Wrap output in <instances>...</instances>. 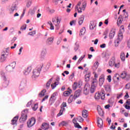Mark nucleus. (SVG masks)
<instances>
[{
  "label": "nucleus",
  "instance_id": "e433bc0d",
  "mask_svg": "<svg viewBox=\"0 0 130 130\" xmlns=\"http://www.w3.org/2000/svg\"><path fill=\"white\" fill-rule=\"evenodd\" d=\"M45 93H46V90L44 89L39 94L40 97H43L45 95Z\"/></svg>",
  "mask_w": 130,
  "mask_h": 130
},
{
  "label": "nucleus",
  "instance_id": "3c124183",
  "mask_svg": "<svg viewBox=\"0 0 130 130\" xmlns=\"http://www.w3.org/2000/svg\"><path fill=\"white\" fill-rule=\"evenodd\" d=\"M35 34H36V31L35 30L28 33V35H30V36H33L34 35H35Z\"/></svg>",
  "mask_w": 130,
  "mask_h": 130
},
{
  "label": "nucleus",
  "instance_id": "e2e57ef3",
  "mask_svg": "<svg viewBox=\"0 0 130 130\" xmlns=\"http://www.w3.org/2000/svg\"><path fill=\"white\" fill-rule=\"evenodd\" d=\"M101 48H105L106 47V44H103L102 45H100Z\"/></svg>",
  "mask_w": 130,
  "mask_h": 130
},
{
  "label": "nucleus",
  "instance_id": "13d9d810",
  "mask_svg": "<svg viewBox=\"0 0 130 130\" xmlns=\"http://www.w3.org/2000/svg\"><path fill=\"white\" fill-rule=\"evenodd\" d=\"M114 78L116 79L117 81H119V75L118 74L115 75Z\"/></svg>",
  "mask_w": 130,
  "mask_h": 130
},
{
  "label": "nucleus",
  "instance_id": "7ed1b4c3",
  "mask_svg": "<svg viewBox=\"0 0 130 130\" xmlns=\"http://www.w3.org/2000/svg\"><path fill=\"white\" fill-rule=\"evenodd\" d=\"M26 111H28L27 110H23L22 112L21 116L19 119V122L21 123H23V122H25L26 120H27V113H25Z\"/></svg>",
  "mask_w": 130,
  "mask_h": 130
},
{
  "label": "nucleus",
  "instance_id": "a18cd8bd",
  "mask_svg": "<svg viewBox=\"0 0 130 130\" xmlns=\"http://www.w3.org/2000/svg\"><path fill=\"white\" fill-rule=\"evenodd\" d=\"M68 125V123L64 121H62L61 123H60L59 124V126H66Z\"/></svg>",
  "mask_w": 130,
  "mask_h": 130
},
{
  "label": "nucleus",
  "instance_id": "69168bd1",
  "mask_svg": "<svg viewBox=\"0 0 130 130\" xmlns=\"http://www.w3.org/2000/svg\"><path fill=\"white\" fill-rule=\"evenodd\" d=\"M102 57H103V58L106 57V53L104 52L102 54Z\"/></svg>",
  "mask_w": 130,
  "mask_h": 130
},
{
  "label": "nucleus",
  "instance_id": "f704fd0d",
  "mask_svg": "<svg viewBox=\"0 0 130 130\" xmlns=\"http://www.w3.org/2000/svg\"><path fill=\"white\" fill-rule=\"evenodd\" d=\"M47 52V51L46 50V49L43 50V51H42V53H41V55L42 57H44V56H45V55H46Z\"/></svg>",
  "mask_w": 130,
  "mask_h": 130
},
{
  "label": "nucleus",
  "instance_id": "dca6fc26",
  "mask_svg": "<svg viewBox=\"0 0 130 130\" xmlns=\"http://www.w3.org/2000/svg\"><path fill=\"white\" fill-rule=\"evenodd\" d=\"M120 58L121 61H125V54L124 52H121L120 55Z\"/></svg>",
  "mask_w": 130,
  "mask_h": 130
},
{
  "label": "nucleus",
  "instance_id": "c85d7f7f",
  "mask_svg": "<svg viewBox=\"0 0 130 130\" xmlns=\"http://www.w3.org/2000/svg\"><path fill=\"white\" fill-rule=\"evenodd\" d=\"M6 58H7V57L6 56V55L5 54H3L1 55V57L0 58V61L1 62H3L6 60Z\"/></svg>",
  "mask_w": 130,
  "mask_h": 130
},
{
  "label": "nucleus",
  "instance_id": "c756f323",
  "mask_svg": "<svg viewBox=\"0 0 130 130\" xmlns=\"http://www.w3.org/2000/svg\"><path fill=\"white\" fill-rule=\"evenodd\" d=\"M79 86H80V83H78V82H74L73 85V90H76Z\"/></svg>",
  "mask_w": 130,
  "mask_h": 130
},
{
  "label": "nucleus",
  "instance_id": "9d476101",
  "mask_svg": "<svg viewBox=\"0 0 130 130\" xmlns=\"http://www.w3.org/2000/svg\"><path fill=\"white\" fill-rule=\"evenodd\" d=\"M84 20H85V16L84 15H81L79 18L78 20V23L79 25H81L83 23H84Z\"/></svg>",
  "mask_w": 130,
  "mask_h": 130
},
{
  "label": "nucleus",
  "instance_id": "6e6552de",
  "mask_svg": "<svg viewBox=\"0 0 130 130\" xmlns=\"http://www.w3.org/2000/svg\"><path fill=\"white\" fill-rule=\"evenodd\" d=\"M57 95V93L54 92L51 95L50 99V102H51V104H52V103H54V101H55V99H56L55 97H56Z\"/></svg>",
  "mask_w": 130,
  "mask_h": 130
},
{
  "label": "nucleus",
  "instance_id": "9b49d317",
  "mask_svg": "<svg viewBox=\"0 0 130 130\" xmlns=\"http://www.w3.org/2000/svg\"><path fill=\"white\" fill-rule=\"evenodd\" d=\"M18 119H19V116H16L14 117L11 121V124H12V125H16Z\"/></svg>",
  "mask_w": 130,
  "mask_h": 130
},
{
  "label": "nucleus",
  "instance_id": "aec40b11",
  "mask_svg": "<svg viewBox=\"0 0 130 130\" xmlns=\"http://www.w3.org/2000/svg\"><path fill=\"white\" fill-rule=\"evenodd\" d=\"M31 67H28L27 69H25L23 73L25 75V76H27V75H29V73L31 72Z\"/></svg>",
  "mask_w": 130,
  "mask_h": 130
},
{
  "label": "nucleus",
  "instance_id": "ea45409f",
  "mask_svg": "<svg viewBox=\"0 0 130 130\" xmlns=\"http://www.w3.org/2000/svg\"><path fill=\"white\" fill-rule=\"evenodd\" d=\"M48 24L50 25V29L51 30H54V26H53V24H52V23L51 22V21H48Z\"/></svg>",
  "mask_w": 130,
  "mask_h": 130
},
{
  "label": "nucleus",
  "instance_id": "bb28decb",
  "mask_svg": "<svg viewBox=\"0 0 130 130\" xmlns=\"http://www.w3.org/2000/svg\"><path fill=\"white\" fill-rule=\"evenodd\" d=\"M17 7L16 5H13L10 9V13L12 14L14 13V11H16Z\"/></svg>",
  "mask_w": 130,
  "mask_h": 130
},
{
  "label": "nucleus",
  "instance_id": "774afa93",
  "mask_svg": "<svg viewBox=\"0 0 130 130\" xmlns=\"http://www.w3.org/2000/svg\"><path fill=\"white\" fill-rule=\"evenodd\" d=\"M126 104H127V105H130V99H128L126 101Z\"/></svg>",
  "mask_w": 130,
  "mask_h": 130
},
{
  "label": "nucleus",
  "instance_id": "c9c22d12",
  "mask_svg": "<svg viewBox=\"0 0 130 130\" xmlns=\"http://www.w3.org/2000/svg\"><path fill=\"white\" fill-rule=\"evenodd\" d=\"M76 120L78 121V122H83L84 121V119L82 118L81 116L77 117Z\"/></svg>",
  "mask_w": 130,
  "mask_h": 130
},
{
  "label": "nucleus",
  "instance_id": "5701e85b",
  "mask_svg": "<svg viewBox=\"0 0 130 130\" xmlns=\"http://www.w3.org/2000/svg\"><path fill=\"white\" fill-rule=\"evenodd\" d=\"M95 27H96V23H95L94 21H91L90 26H89L90 29L93 30L94 28H95Z\"/></svg>",
  "mask_w": 130,
  "mask_h": 130
},
{
  "label": "nucleus",
  "instance_id": "f8f14e48",
  "mask_svg": "<svg viewBox=\"0 0 130 130\" xmlns=\"http://www.w3.org/2000/svg\"><path fill=\"white\" fill-rule=\"evenodd\" d=\"M114 35H115V29L112 28L109 34L110 39H113V37H114Z\"/></svg>",
  "mask_w": 130,
  "mask_h": 130
},
{
  "label": "nucleus",
  "instance_id": "4468645a",
  "mask_svg": "<svg viewBox=\"0 0 130 130\" xmlns=\"http://www.w3.org/2000/svg\"><path fill=\"white\" fill-rule=\"evenodd\" d=\"M98 125L99 127H102L103 126V120L101 118H98Z\"/></svg>",
  "mask_w": 130,
  "mask_h": 130
},
{
  "label": "nucleus",
  "instance_id": "2f4dec72",
  "mask_svg": "<svg viewBox=\"0 0 130 130\" xmlns=\"http://www.w3.org/2000/svg\"><path fill=\"white\" fill-rule=\"evenodd\" d=\"M64 110H66L65 108H61V109L59 112V113L57 115V116H60V115H62L63 113V111H64Z\"/></svg>",
  "mask_w": 130,
  "mask_h": 130
},
{
  "label": "nucleus",
  "instance_id": "a211bd4d",
  "mask_svg": "<svg viewBox=\"0 0 130 130\" xmlns=\"http://www.w3.org/2000/svg\"><path fill=\"white\" fill-rule=\"evenodd\" d=\"M97 110L99 114L101 115V116H102V115H103V110H102L101 107L98 106L97 107Z\"/></svg>",
  "mask_w": 130,
  "mask_h": 130
},
{
  "label": "nucleus",
  "instance_id": "338daca9",
  "mask_svg": "<svg viewBox=\"0 0 130 130\" xmlns=\"http://www.w3.org/2000/svg\"><path fill=\"white\" fill-rule=\"evenodd\" d=\"M121 96H122V93H120V94H117V99H119V98H120Z\"/></svg>",
  "mask_w": 130,
  "mask_h": 130
},
{
  "label": "nucleus",
  "instance_id": "de8ad7c7",
  "mask_svg": "<svg viewBox=\"0 0 130 130\" xmlns=\"http://www.w3.org/2000/svg\"><path fill=\"white\" fill-rule=\"evenodd\" d=\"M28 1L27 4H26V7H27V8H29V7H30V6H31V4H32V0H27Z\"/></svg>",
  "mask_w": 130,
  "mask_h": 130
},
{
  "label": "nucleus",
  "instance_id": "052dcab7",
  "mask_svg": "<svg viewBox=\"0 0 130 130\" xmlns=\"http://www.w3.org/2000/svg\"><path fill=\"white\" fill-rule=\"evenodd\" d=\"M107 80H108L109 83H110V82H111V76L108 75Z\"/></svg>",
  "mask_w": 130,
  "mask_h": 130
},
{
  "label": "nucleus",
  "instance_id": "20e7f679",
  "mask_svg": "<svg viewBox=\"0 0 130 130\" xmlns=\"http://www.w3.org/2000/svg\"><path fill=\"white\" fill-rule=\"evenodd\" d=\"M15 67H16V62H13L6 67V70L7 72L11 73V72H13V70L15 69Z\"/></svg>",
  "mask_w": 130,
  "mask_h": 130
},
{
  "label": "nucleus",
  "instance_id": "49530a36",
  "mask_svg": "<svg viewBox=\"0 0 130 130\" xmlns=\"http://www.w3.org/2000/svg\"><path fill=\"white\" fill-rule=\"evenodd\" d=\"M115 68H116V69H119V68H120V62H119L117 63H115L114 64Z\"/></svg>",
  "mask_w": 130,
  "mask_h": 130
},
{
  "label": "nucleus",
  "instance_id": "4be33fe9",
  "mask_svg": "<svg viewBox=\"0 0 130 130\" xmlns=\"http://www.w3.org/2000/svg\"><path fill=\"white\" fill-rule=\"evenodd\" d=\"M80 95H81V90H78L75 92V94L73 96L76 99V98H78V97H79Z\"/></svg>",
  "mask_w": 130,
  "mask_h": 130
},
{
  "label": "nucleus",
  "instance_id": "473e14b6",
  "mask_svg": "<svg viewBox=\"0 0 130 130\" xmlns=\"http://www.w3.org/2000/svg\"><path fill=\"white\" fill-rule=\"evenodd\" d=\"M90 73H88L87 74H86L85 76V82H89L90 80Z\"/></svg>",
  "mask_w": 130,
  "mask_h": 130
},
{
  "label": "nucleus",
  "instance_id": "6ab92c4d",
  "mask_svg": "<svg viewBox=\"0 0 130 130\" xmlns=\"http://www.w3.org/2000/svg\"><path fill=\"white\" fill-rule=\"evenodd\" d=\"M41 128L44 130L48 129L49 128V125L46 123H44L41 126Z\"/></svg>",
  "mask_w": 130,
  "mask_h": 130
},
{
  "label": "nucleus",
  "instance_id": "cd10ccee",
  "mask_svg": "<svg viewBox=\"0 0 130 130\" xmlns=\"http://www.w3.org/2000/svg\"><path fill=\"white\" fill-rule=\"evenodd\" d=\"M95 91H96V86L91 85L90 87V93H93Z\"/></svg>",
  "mask_w": 130,
  "mask_h": 130
},
{
  "label": "nucleus",
  "instance_id": "8fccbe9b",
  "mask_svg": "<svg viewBox=\"0 0 130 130\" xmlns=\"http://www.w3.org/2000/svg\"><path fill=\"white\" fill-rule=\"evenodd\" d=\"M119 32H121L122 33H123V32H124V26H123V25L120 26Z\"/></svg>",
  "mask_w": 130,
  "mask_h": 130
},
{
  "label": "nucleus",
  "instance_id": "c03bdc74",
  "mask_svg": "<svg viewBox=\"0 0 130 130\" xmlns=\"http://www.w3.org/2000/svg\"><path fill=\"white\" fill-rule=\"evenodd\" d=\"M57 85H58V82H54L53 84H52L51 85L52 89H54V88H55Z\"/></svg>",
  "mask_w": 130,
  "mask_h": 130
},
{
  "label": "nucleus",
  "instance_id": "b1692460",
  "mask_svg": "<svg viewBox=\"0 0 130 130\" xmlns=\"http://www.w3.org/2000/svg\"><path fill=\"white\" fill-rule=\"evenodd\" d=\"M88 111L84 110L82 111V116L84 118H87L88 117Z\"/></svg>",
  "mask_w": 130,
  "mask_h": 130
},
{
  "label": "nucleus",
  "instance_id": "603ef678",
  "mask_svg": "<svg viewBox=\"0 0 130 130\" xmlns=\"http://www.w3.org/2000/svg\"><path fill=\"white\" fill-rule=\"evenodd\" d=\"M61 108H64V107H67V103L63 102L61 105Z\"/></svg>",
  "mask_w": 130,
  "mask_h": 130
},
{
  "label": "nucleus",
  "instance_id": "09e8293b",
  "mask_svg": "<svg viewBox=\"0 0 130 130\" xmlns=\"http://www.w3.org/2000/svg\"><path fill=\"white\" fill-rule=\"evenodd\" d=\"M76 23H77V20H73L70 22V24L71 26H73V25H76Z\"/></svg>",
  "mask_w": 130,
  "mask_h": 130
},
{
  "label": "nucleus",
  "instance_id": "a19ab883",
  "mask_svg": "<svg viewBox=\"0 0 130 130\" xmlns=\"http://www.w3.org/2000/svg\"><path fill=\"white\" fill-rule=\"evenodd\" d=\"M127 75V74H126V73L124 72L121 73L120 77L121 78L124 79L126 77Z\"/></svg>",
  "mask_w": 130,
  "mask_h": 130
},
{
  "label": "nucleus",
  "instance_id": "393cba45",
  "mask_svg": "<svg viewBox=\"0 0 130 130\" xmlns=\"http://www.w3.org/2000/svg\"><path fill=\"white\" fill-rule=\"evenodd\" d=\"M74 100H76V98L73 95H71L69 99H68V103H72L73 101Z\"/></svg>",
  "mask_w": 130,
  "mask_h": 130
},
{
  "label": "nucleus",
  "instance_id": "5fc2aeb1",
  "mask_svg": "<svg viewBox=\"0 0 130 130\" xmlns=\"http://www.w3.org/2000/svg\"><path fill=\"white\" fill-rule=\"evenodd\" d=\"M27 27V25L26 24H24L23 25L21 28H20V30H26V28Z\"/></svg>",
  "mask_w": 130,
  "mask_h": 130
},
{
  "label": "nucleus",
  "instance_id": "58836bf2",
  "mask_svg": "<svg viewBox=\"0 0 130 130\" xmlns=\"http://www.w3.org/2000/svg\"><path fill=\"white\" fill-rule=\"evenodd\" d=\"M32 110L36 111L38 108V104H35L34 106H32Z\"/></svg>",
  "mask_w": 130,
  "mask_h": 130
},
{
  "label": "nucleus",
  "instance_id": "37998d69",
  "mask_svg": "<svg viewBox=\"0 0 130 130\" xmlns=\"http://www.w3.org/2000/svg\"><path fill=\"white\" fill-rule=\"evenodd\" d=\"M53 42V39L52 37H51V38L48 39V44H52Z\"/></svg>",
  "mask_w": 130,
  "mask_h": 130
},
{
  "label": "nucleus",
  "instance_id": "39448f33",
  "mask_svg": "<svg viewBox=\"0 0 130 130\" xmlns=\"http://www.w3.org/2000/svg\"><path fill=\"white\" fill-rule=\"evenodd\" d=\"M94 98L97 100H99L101 98L102 100H104L105 99V93H103V92L96 93L95 94Z\"/></svg>",
  "mask_w": 130,
  "mask_h": 130
},
{
  "label": "nucleus",
  "instance_id": "a878e982",
  "mask_svg": "<svg viewBox=\"0 0 130 130\" xmlns=\"http://www.w3.org/2000/svg\"><path fill=\"white\" fill-rule=\"evenodd\" d=\"M121 23H122V16L120 15L118 17L117 24L118 26H119V25H120V24H121Z\"/></svg>",
  "mask_w": 130,
  "mask_h": 130
},
{
  "label": "nucleus",
  "instance_id": "864d4df0",
  "mask_svg": "<svg viewBox=\"0 0 130 130\" xmlns=\"http://www.w3.org/2000/svg\"><path fill=\"white\" fill-rule=\"evenodd\" d=\"M79 46H80L79 45V44H78L77 43L75 44V47H74V49H75V51H77V50L79 49Z\"/></svg>",
  "mask_w": 130,
  "mask_h": 130
},
{
  "label": "nucleus",
  "instance_id": "4d7b16f0",
  "mask_svg": "<svg viewBox=\"0 0 130 130\" xmlns=\"http://www.w3.org/2000/svg\"><path fill=\"white\" fill-rule=\"evenodd\" d=\"M125 11H126L125 9L123 10V13H124V15L125 16V18H126L128 17V14H127V12H125Z\"/></svg>",
  "mask_w": 130,
  "mask_h": 130
},
{
  "label": "nucleus",
  "instance_id": "412c9836",
  "mask_svg": "<svg viewBox=\"0 0 130 130\" xmlns=\"http://www.w3.org/2000/svg\"><path fill=\"white\" fill-rule=\"evenodd\" d=\"M86 33V28L85 27H82L79 33V36H82V35H84Z\"/></svg>",
  "mask_w": 130,
  "mask_h": 130
},
{
  "label": "nucleus",
  "instance_id": "79ce46f5",
  "mask_svg": "<svg viewBox=\"0 0 130 130\" xmlns=\"http://www.w3.org/2000/svg\"><path fill=\"white\" fill-rule=\"evenodd\" d=\"M93 67L95 69V70H97V69H98V67H99V62L97 61H95L93 64Z\"/></svg>",
  "mask_w": 130,
  "mask_h": 130
},
{
  "label": "nucleus",
  "instance_id": "0eeeda50",
  "mask_svg": "<svg viewBox=\"0 0 130 130\" xmlns=\"http://www.w3.org/2000/svg\"><path fill=\"white\" fill-rule=\"evenodd\" d=\"M35 122H36V119L35 118H31L30 119H29L27 121V126L28 127H31V126H33L34 124H35Z\"/></svg>",
  "mask_w": 130,
  "mask_h": 130
},
{
  "label": "nucleus",
  "instance_id": "0e129e2a",
  "mask_svg": "<svg viewBox=\"0 0 130 130\" xmlns=\"http://www.w3.org/2000/svg\"><path fill=\"white\" fill-rule=\"evenodd\" d=\"M125 88L127 89L130 88V84H129V83H127V84H126Z\"/></svg>",
  "mask_w": 130,
  "mask_h": 130
},
{
  "label": "nucleus",
  "instance_id": "6e6d98bb",
  "mask_svg": "<svg viewBox=\"0 0 130 130\" xmlns=\"http://www.w3.org/2000/svg\"><path fill=\"white\" fill-rule=\"evenodd\" d=\"M85 55H83V56H81L78 60V62H79V63H80V62H81V61H82V60H83V59H84V58H85Z\"/></svg>",
  "mask_w": 130,
  "mask_h": 130
},
{
  "label": "nucleus",
  "instance_id": "f03ea898",
  "mask_svg": "<svg viewBox=\"0 0 130 130\" xmlns=\"http://www.w3.org/2000/svg\"><path fill=\"white\" fill-rule=\"evenodd\" d=\"M86 7L87 2H86V1H84V2L79 1L75 7V8L77 9L78 13H81L82 12V11H85V10H86Z\"/></svg>",
  "mask_w": 130,
  "mask_h": 130
},
{
  "label": "nucleus",
  "instance_id": "423d86ee",
  "mask_svg": "<svg viewBox=\"0 0 130 130\" xmlns=\"http://www.w3.org/2000/svg\"><path fill=\"white\" fill-rule=\"evenodd\" d=\"M89 92H90V84L87 83L85 85L84 88L83 90V93L84 94H85V95H88Z\"/></svg>",
  "mask_w": 130,
  "mask_h": 130
},
{
  "label": "nucleus",
  "instance_id": "f3484780",
  "mask_svg": "<svg viewBox=\"0 0 130 130\" xmlns=\"http://www.w3.org/2000/svg\"><path fill=\"white\" fill-rule=\"evenodd\" d=\"M72 93V89H69L67 91H66L63 92V95L65 97H68V96H70L71 95V93Z\"/></svg>",
  "mask_w": 130,
  "mask_h": 130
},
{
  "label": "nucleus",
  "instance_id": "2eb2a0df",
  "mask_svg": "<svg viewBox=\"0 0 130 130\" xmlns=\"http://www.w3.org/2000/svg\"><path fill=\"white\" fill-rule=\"evenodd\" d=\"M115 58L113 57L111 59L109 62V64L110 67H113L115 63Z\"/></svg>",
  "mask_w": 130,
  "mask_h": 130
},
{
  "label": "nucleus",
  "instance_id": "bf43d9fd",
  "mask_svg": "<svg viewBox=\"0 0 130 130\" xmlns=\"http://www.w3.org/2000/svg\"><path fill=\"white\" fill-rule=\"evenodd\" d=\"M75 127H77V128H82V126L79 124L78 123H77L75 124Z\"/></svg>",
  "mask_w": 130,
  "mask_h": 130
},
{
  "label": "nucleus",
  "instance_id": "f257e3e1",
  "mask_svg": "<svg viewBox=\"0 0 130 130\" xmlns=\"http://www.w3.org/2000/svg\"><path fill=\"white\" fill-rule=\"evenodd\" d=\"M43 67V64H40L37 66V69L33 70L31 76V78L33 80H36V79L39 77L40 72H41Z\"/></svg>",
  "mask_w": 130,
  "mask_h": 130
},
{
  "label": "nucleus",
  "instance_id": "7c9ffc66",
  "mask_svg": "<svg viewBox=\"0 0 130 130\" xmlns=\"http://www.w3.org/2000/svg\"><path fill=\"white\" fill-rule=\"evenodd\" d=\"M118 39L120 41L123 39V36L122 35V32L119 31V32L118 34Z\"/></svg>",
  "mask_w": 130,
  "mask_h": 130
},
{
  "label": "nucleus",
  "instance_id": "72a5a7b5",
  "mask_svg": "<svg viewBox=\"0 0 130 130\" xmlns=\"http://www.w3.org/2000/svg\"><path fill=\"white\" fill-rule=\"evenodd\" d=\"M105 89L107 92H108V93H110V92H111V88L109 85H106L105 86Z\"/></svg>",
  "mask_w": 130,
  "mask_h": 130
},
{
  "label": "nucleus",
  "instance_id": "ddd939ff",
  "mask_svg": "<svg viewBox=\"0 0 130 130\" xmlns=\"http://www.w3.org/2000/svg\"><path fill=\"white\" fill-rule=\"evenodd\" d=\"M3 79L4 80V82L3 84V86L4 88H7L9 86V81L7 80V78H6V76L3 77Z\"/></svg>",
  "mask_w": 130,
  "mask_h": 130
},
{
  "label": "nucleus",
  "instance_id": "680f3d73",
  "mask_svg": "<svg viewBox=\"0 0 130 130\" xmlns=\"http://www.w3.org/2000/svg\"><path fill=\"white\" fill-rule=\"evenodd\" d=\"M48 99V95H46L45 96V97L43 99L42 102H43V101H45V100H46V99Z\"/></svg>",
  "mask_w": 130,
  "mask_h": 130
},
{
  "label": "nucleus",
  "instance_id": "1a4fd4ad",
  "mask_svg": "<svg viewBox=\"0 0 130 130\" xmlns=\"http://www.w3.org/2000/svg\"><path fill=\"white\" fill-rule=\"evenodd\" d=\"M104 81H105V76H104V75H102L99 79V84L100 86H102V85H103Z\"/></svg>",
  "mask_w": 130,
  "mask_h": 130
},
{
  "label": "nucleus",
  "instance_id": "4c0bfd02",
  "mask_svg": "<svg viewBox=\"0 0 130 130\" xmlns=\"http://www.w3.org/2000/svg\"><path fill=\"white\" fill-rule=\"evenodd\" d=\"M52 79L53 78H51L48 82L46 84V88L47 89H48V88H49V86H50V84H51V82H52Z\"/></svg>",
  "mask_w": 130,
  "mask_h": 130
}]
</instances>
